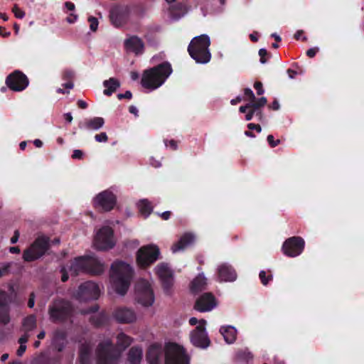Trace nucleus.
Instances as JSON below:
<instances>
[{"mask_svg": "<svg viewBox=\"0 0 364 364\" xmlns=\"http://www.w3.org/2000/svg\"><path fill=\"white\" fill-rule=\"evenodd\" d=\"M11 32L10 31H6V28L3 26H0V36L4 38H7L10 36Z\"/></svg>", "mask_w": 364, "mask_h": 364, "instance_id": "052dcab7", "label": "nucleus"}, {"mask_svg": "<svg viewBox=\"0 0 364 364\" xmlns=\"http://www.w3.org/2000/svg\"><path fill=\"white\" fill-rule=\"evenodd\" d=\"M165 364H189L190 357L185 348L176 343H167L164 347Z\"/></svg>", "mask_w": 364, "mask_h": 364, "instance_id": "6e6552de", "label": "nucleus"}, {"mask_svg": "<svg viewBox=\"0 0 364 364\" xmlns=\"http://www.w3.org/2000/svg\"><path fill=\"white\" fill-rule=\"evenodd\" d=\"M88 21L90 23V30L94 32L96 31L97 30L99 24L97 18L94 16H90L88 18Z\"/></svg>", "mask_w": 364, "mask_h": 364, "instance_id": "a19ab883", "label": "nucleus"}, {"mask_svg": "<svg viewBox=\"0 0 364 364\" xmlns=\"http://www.w3.org/2000/svg\"><path fill=\"white\" fill-rule=\"evenodd\" d=\"M255 113V111L253 109H250L245 115V119L250 121L253 118Z\"/></svg>", "mask_w": 364, "mask_h": 364, "instance_id": "680f3d73", "label": "nucleus"}, {"mask_svg": "<svg viewBox=\"0 0 364 364\" xmlns=\"http://www.w3.org/2000/svg\"><path fill=\"white\" fill-rule=\"evenodd\" d=\"M191 343L198 348H206L210 344V341L208 337L207 333H191Z\"/></svg>", "mask_w": 364, "mask_h": 364, "instance_id": "cd10ccee", "label": "nucleus"}, {"mask_svg": "<svg viewBox=\"0 0 364 364\" xmlns=\"http://www.w3.org/2000/svg\"><path fill=\"white\" fill-rule=\"evenodd\" d=\"M11 267V264L9 263L5 264L0 267V277L6 275L9 272Z\"/></svg>", "mask_w": 364, "mask_h": 364, "instance_id": "3c124183", "label": "nucleus"}, {"mask_svg": "<svg viewBox=\"0 0 364 364\" xmlns=\"http://www.w3.org/2000/svg\"><path fill=\"white\" fill-rule=\"evenodd\" d=\"M251 109V106H250V104L249 102V103L246 104L244 106H240V108H239V111L241 113H245L247 109Z\"/></svg>", "mask_w": 364, "mask_h": 364, "instance_id": "69168bd1", "label": "nucleus"}, {"mask_svg": "<svg viewBox=\"0 0 364 364\" xmlns=\"http://www.w3.org/2000/svg\"><path fill=\"white\" fill-rule=\"evenodd\" d=\"M244 94L248 98L250 102L255 101V94L253 93L252 90L250 88H245Z\"/></svg>", "mask_w": 364, "mask_h": 364, "instance_id": "09e8293b", "label": "nucleus"}, {"mask_svg": "<svg viewBox=\"0 0 364 364\" xmlns=\"http://www.w3.org/2000/svg\"><path fill=\"white\" fill-rule=\"evenodd\" d=\"M60 272L61 273V281L63 282H67L69 278L68 271L67 269L65 267H62Z\"/></svg>", "mask_w": 364, "mask_h": 364, "instance_id": "8fccbe9b", "label": "nucleus"}, {"mask_svg": "<svg viewBox=\"0 0 364 364\" xmlns=\"http://www.w3.org/2000/svg\"><path fill=\"white\" fill-rule=\"evenodd\" d=\"M77 105L80 109H86L87 107V103L82 100H79L77 102Z\"/></svg>", "mask_w": 364, "mask_h": 364, "instance_id": "338daca9", "label": "nucleus"}, {"mask_svg": "<svg viewBox=\"0 0 364 364\" xmlns=\"http://www.w3.org/2000/svg\"><path fill=\"white\" fill-rule=\"evenodd\" d=\"M205 323H206V321L204 319H201L199 321V324L196 327V328L191 333H207L205 331Z\"/></svg>", "mask_w": 364, "mask_h": 364, "instance_id": "ea45409f", "label": "nucleus"}, {"mask_svg": "<svg viewBox=\"0 0 364 364\" xmlns=\"http://www.w3.org/2000/svg\"><path fill=\"white\" fill-rule=\"evenodd\" d=\"M95 139L97 142H107L108 141V136L105 132H101L95 134Z\"/></svg>", "mask_w": 364, "mask_h": 364, "instance_id": "c03bdc74", "label": "nucleus"}, {"mask_svg": "<svg viewBox=\"0 0 364 364\" xmlns=\"http://www.w3.org/2000/svg\"><path fill=\"white\" fill-rule=\"evenodd\" d=\"M160 250L154 244L141 247L136 252V260L139 267L146 269L160 258Z\"/></svg>", "mask_w": 364, "mask_h": 364, "instance_id": "1a4fd4ad", "label": "nucleus"}, {"mask_svg": "<svg viewBox=\"0 0 364 364\" xmlns=\"http://www.w3.org/2000/svg\"><path fill=\"white\" fill-rule=\"evenodd\" d=\"M100 294L99 286L93 282L87 281L80 285L75 294V297L80 301H87L97 299Z\"/></svg>", "mask_w": 364, "mask_h": 364, "instance_id": "ddd939ff", "label": "nucleus"}, {"mask_svg": "<svg viewBox=\"0 0 364 364\" xmlns=\"http://www.w3.org/2000/svg\"><path fill=\"white\" fill-rule=\"evenodd\" d=\"M105 124V119L100 117H95L91 119H85L78 124L80 129L88 130H98Z\"/></svg>", "mask_w": 364, "mask_h": 364, "instance_id": "393cba45", "label": "nucleus"}, {"mask_svg": "<svg viewBox=\"0 0 364 364\" xmlns=\"http://www.w3.org/2000/svg\"><path fill=\"white\" fill-rule=\"evenodd\" d=\"M136 301L143 306L149 307L154 302V294L151 284L145 279L139 280L135 285Z\"/></svg>", "mask_w": 364, "mask_h": 364, "instance_id": "9d476101", "label": "nucleus"}, {"mask_svg": "<svg viewBox=\"0 0 364 364\" xmlns=\"http://www.w3.org/2000/svg\"><path fill=\"white\" fill-rule=\"evenodd\" d=\"M132 97V93L129 90L126 91L123 94L119 93V94L117 95V98L119 100H123V99L131 100Z\"/></svg>", "mask_w": 364, "mask_h": 364, "instance_id": "603ef678", "label": "nucleus"}, {"mask_svg": "<svg viewBox=\"0 0 364 364\" xmlns=\"http://www.w3.org/2000/svg\"><path fill=\"white\" fill-rule=\"evenodd\" d=\"M5 83L11 90L21 92L28 86L29 80L23 72L16 70L6 77Z\"/></svg>", "mask_w": 364, "mask_h": 364, "instance_id": "4468645a", "label": "nucleus"}, {"mask_svg": "<svg viewBox=\"0 0 364 364\" xmlns=\"http://www.w3.org/2000/svg\"><path fill=\"white\" fill-rule=\"evenodd\" d=\"M195 241V236L191 232H185L183 234L179 240L173 244L171 250L173 252H176L183 250L186 247L191 245Z\"/></svg>", "mask_w": 364, "mask_h": 364, "instance_id": "b1692460", "label": "nucleus"}, {"mask_svg": "<svg viewBox=\"0 0 364 364\" xmlns=\"http://www.w3.org/2000/svg\"><path fill=\"white\" fill-rule=\"evenodd\" d=\"M142 349L139 346L132 347L127 355V360L130 364H140L142 359Z\"/></svg>", "mask_w": 364, "mask_h": 364, "instance_id": "c756f323", "label": "nucleus"}, {"mask_svg": "<svg viewBox=\"0 0 364 364\" xmlns=\"http://www.w3.org/2000/svg\"><path fill=\"white\" fill-rule=\"evenodd\" d=\"M124 44L126 49L134 53L136 55L141 54L144 50L143 41L136 36H132L125 39Z\"/></svg>", "mask_w": 364, "mask_h": 364, "instance_id": "5701e85b", "label": "nucleus"}, {"mask_svg": "<svg viewBox=\"0 0 364 364\" xmlns=\"http://www.w3.org/2000/svg\"><path fill=\"white\" fill-rule=\"evenodd\" d=\"M163 355H164V349L162 348L161 345L154 343L148 348L146 358L149 364H160Z\"/></svg>", "mask_w": 364, "mask_h": 364, "instance_id": "412c9836", "label": "nucleus"}, {"mask_svg": "<svg viewBox=\"0 0 364 364\" xmlns=\"http://www.w3.org/2000/svg\"><path fill=\"white\" fill-rule=\"evenodd\" d=\"M94 245L100 250L112 249L115 245L113 230L108 226L100 228L95 237Z\"/></svg>", "mask_w": 364, "mask_h": 364, "instance_id": "9b49d317", "label": "nucleus"}, {"mask_svg": "<svg viewBox=\"0 0 364 364\" xmlns=\"http://www.w3.org/2000/svg\"><path fill=\"white\" fill-rule=\"evenodd\" d=\"M73 306L68 300L57 299L48 306L50 320L53 323H63L70 319L73 314Z\"/></svg>", "mask_w": 364, "mask_h": 364, "instance_id": "39448f33", "label": "nucleus"}, {"mask_svg": "<svg viewBox=\"0 0 364 364\" xmlns=\"http://www.w3.org/2000/svg\"><path fill=\"white\" fill-rule=\"evenodd\" d=\"M50 239L46 236L38 237L23 252V259L25 262H31L43 256L50 249Z\"/></svg>", "mask_w": 364, "mask_h": 364, "instance_id": "0eeeda50", "label": "nucleus"}, {"mask_svg": "<svg viewBox=\"0 0 364 364\" xmlns=\"http://www.w3.org/2000/svg\"><path fill=\"white\" fill-rule=\"evenodd\" d=\"M128 16L129 9L123 6H114L109 11V20L116 28H119L126 24Z\"/></svg>", "mask_w": 364, "mask_h": 364, "instance_id": "f3484780", "label": "nucleus"}, {"mask_svg": "<svg viewBox=\"0 0 364 364\" xmlns=\"http://www.w3.org/2000/svg\"><path fill=\"white\" fill-rule=\"evenodd\" d=\"M89 321L94 327L102 328L109 324V315L107 311H102L97 314L91 316Z\"/></svg>", "mask_w": 364, "mask_h": 364, "instance_id": "a878e982", "label": "nucleus"}, {"mask_svg": "<svg viewBox=\"0 0 364 364\" xmlns=\"http://www.w3.org/2000/svg\"><path fill=\"white\" fill-rule=\"evenodd\" d=\"M267 100L265 97H262L255 101L250 102L251 109H253L255 112L259 110L262 107L267 105Z\"/></svg>", "mask_w": 364, "mask_h": 364, "instance_id": "4c0bfd02", "label": "nucleus"}, {"mask_svg": "<svg viewBox=\"0 0 364 364\" xmlns=\"http://www.w3.org/2000/svg\"><path fill=\"white\" fill-rule=\"evenodd\" d=\"M96 354L98 364H117L122 355L110 339L98 344Z\"/></svg>", "mask_w": 364, "mask_h": 364, "instance_id": "423d86ee", "label": "nucleus"}, {"mask_svg": "<svg viewBox=\"0 0 364 364\" xmlns=\"http://www.w3.org/2000/svg\"><path fill=\"white\" fill-rule=\"evenodd\" d=\"M104 272V265L97 258L88 256L78 257L71 262L69 272L73 277L81 272L100 275Z\"/></svg>", "mask_w": 364, "mask_h": 364, "instance_id": "20e7f679", "label": "nucleus"}, {"mask_svg": "<svg viewBox=\"0 0 364 364\" xmlns=\"http://www.w3.org/2000/svg\"><path fill=\"white\" fill-rule=\"evenodd\" d=\"M218 276L220 280L223 282H233L237 279L235 270L227 263L222 264L218 267Z\"/></svg>", "mask_w": 364, "mask_h": 364, "instance_id": "4be33fe9", "label": "nucleus"}, {"mask_svg": "<svg viewBox=\"0 0 364 364\" xmlns=\"http://www.w3.org/2000/svg\"><path fill=\"white\" fill-rule=\"evenodd\" d=\"M77 16L75 15V14H71L68 18H67V21L70 23H73L74 22H75V21L77 20Z\"/></svg>", "mask_w": 364, "mask_h": 364, "instance_id": "774afa93", "label": "nucleus"}, {"mask_svg": "<svg viewBox=\"0 0 364 364\" xmlns=\"http://www.w3.org/2000/svg\"><path fill=\"white\" fill-rule=\"evenodd\" d=\"M26 350V345H20V346L18 347L17 351H16V354L18 356H22L23 354L25 353Z\"/></svg>", "mask_w": 364, "mask_h": 364, "instance_id": "bf43d9fd", "label": "nucleus"}, {"mask_svg": "<svg viewBox=\"0 0 364 364\" xmlns=\"http://www.w3.org/2000/svg\"><path fill=\"white\" fill-rule=\"evenodd\" d=\"M105 89L103 93L106 96H111L120 87V82L114 77H110L109 80L103 82Z\"/></svg>", "mask_w": 364, "mask_h": 364, "instance_id": "7c9ffc66", "label": "nucleus"}, {"mask_svg": "<svg viewBox=\"0 0 364 364\" xmlns=\"http://www.w3.org/2000/svg\"><path fill=\"white\" fill-rule=\"evenodd\" d=\"M112 315L114 319L120 323H130L136 319L135 312L132 309L127 307L117 308Z\"/></svg>", "mask_w": 364, "mask_h": 364, "instance_id": "6ab92c4d", "label": "nucleus"}, {"mask_svg": "<svg viewBox=\"0 0 364 364\" xmlns=\"http://www.w3.org/2000/svg\"><path fill=\"white\" fill-rule=\"evenodd\" d=\"M28 338H29V334L27 332H24V334L22 335L19 339H18V343H20V345H25V343L28 341Z\"/></svg>", "mask_w": 364, "mask_h": 364, "instance_id": "6e6d98bb", "label": "nucleus"}, {"mask_svg": "<svg viewBox=\"0 0 364 364\" xmlns=\"http://www.w3.org/2000/svg\"><path fill=\"white\" fill-rule=\"evenodd\" d=\"M269 108H271L273 110H278L280 108V105L277 100H274V102L272 103L271 105H269Z\"/></svg>", "mask_w": 364, "mask_h": 364, "instance_id": "0e129e2a", "label": "nucleus"}, {"mask_svg": "<svg viewBox=\"0 0 364 364\" xmlns=\"http://www.w3.org/2000/svg\"><path fill=\"white\" fill-rule=\"evenodd\" d=\"M247 128L250 130H255L257 132L259 133L262 131V127L259 124H256L254 123H249L247 124Z\"/></svg>", "mask_w": 364, "mask_h": 364, "instance_id": "5fc2aeb1", "label": "nucleus"}, {"mask_svg": "<svg viewBox=\"0 0 364 364\" xmlns=\"http://www.w3.org/2000/svg\"><path fill=\"white\" fill-rule=\"evenodd\" d=\"M83 156V152L80 149H75L73 151L72 158L73 159H82Z\"/></svg>", "mask_w": 364, "mask_h": 364, "instance_id": "864d4df0", "label": "nucleus"}, {"mask_svg": "<svg viewBox=\"0 0 364 364\" xmlns=\"http://www.w3.org/2000/svg\"><path fill=\"white\" fill-rule=\"evenodd\" d=\"M217 306L215 297L210 292L201 294L196 301L194 309L200 312H207Z\"/></svg>", "mask_w": 364, "mask_h": 364, "instance_id": "a211bd4d", "label": "nucleus"}, {"mask_svg": "<svg viewBox=\"0 0 364 364\" xmlns=\"http://www.w3.org/2000/svg\"><path fill=\"white\" fill-rule=\"evenodd\" d=\"M23 331L28 333L36 326V318L34 315L26 316L23 321Z\"/></svg>", "mask_w": 364, "mask_h": 364, "instance_id": "c9c22d12", "label": "nucleus"}, {"mask_svg": "<svg viewBox=\"0 0 364 364\" xmlns=\"http://www.w3.org/2000/svg\"><path fill=\"white\" fill-rule=\"evenodd\" d=\"M139 209L145 218H147L152 212V207L149 201L146 199L141 200L138 203Z\"/></svg>", "mask_w": 364, "mask_h": 364, "instance_id": "e433bc0d", "label": "nucleus"}, {"mask_svg": "<svg viewBox=\"0 0 364 364\" xmlns=\"http://www.w3.org/2000/svg\"><path fill=\"white\" fill-rule=\"evenodd\" d=\"M304 247V240L299 236H293L289 237L284 242L282 251L287 257H295L303 252Z\"/></svg>", "mask_w": 364, "mask_h": 364, "instance_id": "f8f14e48", "label": "nucleus"}, {"mask_svg": "<svg viewBox=\"0 0 364 364\" xmlns=\"http://www.w3.org/2000/svg\"><path fill=\"white\" fill-rule=\"evenodd\" d=\"M156 273L161 282V286L166 294H171L172 287L173 284V274L168 264L161 262L155 268Z\"/></svg>", "mask_w": 364, "mask_h": 364, "instance_id": "2eb2a0df", "label": "nucleus"}, {"mask_svg": "<svg viewBox=\"0 0 364 364\" xmlns=\"http://www.w3.org/2000/svg\"><path fill=\"white\" fill-rule=\"evenodd\" d=\"M75 77V73L71 70H65L62 73V78L63 80L66 81L65 83L63 84V87L65 89H73L74 87V83L73 82Z\"/></svg>", "mask_w": 364, "mask_h": 364, "instance_id": "72a5a7b5", "label": "nucleus"}, {"mask_svg": "<svg viewBox=\"0 0 364 364\" xmlns=\"http://www.w3.org/2000/svg\"><path fill=\"white\" fill-rule=\"evenodd\" d=\"M254 88L256 90L258 95H262L264 92L263 85L260 81H256L254 83Z\"/></svg>", "mask_w": 364, "mask_h": 364, "instance_id": "49530a36", "label": "nucleus"}, {"mask_svg": "<svg viewBox=\"0 0 364 364\" xmlns=\"http://www.w3.org/2000/svg\"><path fill=\"white\" fill-rule=\"evenodd\" d=\"M259 55L260 57L259 61L261 63L264 64L267 62L266 56L268 55V52L264 48H261L259 50Z\"/></svg>", "mask_w": 364, "mask_h": 364, "instance_id": "de8ad7c7", "label": "nucleus"}, {"mask_svg": "<svg viewBox=\"0 0 364 364\" xmlns=\"http://www.w3.org/2000/svg\"><path fill=\"white\" fill-rule=\"evenodd\" d=\"M318 51V48H311L306 51V55L309 58H314Z\"/></svg>", "mask_w": 364, "mask_h": 364, "instance_id": "4d7b16f0", "label": "nucleus"}, {"mask_svg": "<svg viewBox=\"0 0 364 364\" xmlns=\"http://www.w3.org/2000/svg\"><path fill=\"white\" fill-rule=\"evenodd\" d=\"M12 11L18 18H23L25 16V12L23 11L16 4L14 6Z\"/></svg>", "mask_w": 364, "mask_h": 364, "instance_id": "79ce46f5", "label": "nucleus"}, {"mask_svg": "<svg viewBox=\"0 0 364 364\" xmlns=\"http://www.w3.org/2000/svg\"><path fill=\"white\" fill-rule=\"evenodd\" d=\"M210 46V40L208 35L194 37L188 46V54L197 63H208L211 59Z\"/></svg>", "mask_w": 364, "mask_h": 364, "instance_id": "7ed1b4c3", "label": "nucleus"}, {"mask_svg": "<svg viewBox=\"0 0 364 364\" xmlns=\"http://www.w3.org/2000/svg\"><path fill=\"white\" fill-rule=\"evenodd\" d=\"M171 215L172 213L171 211H165L160 214V216L163 220H167L171 218Z\"/></svg>", "mask_w": 364, "mask_h": 364, "instance_id": "e2e57ef3", "label": "nucleus"}, {"mask_svg": "<svg viewBox=\"0 0 364 364\" xmlns=\"http://www.w3.org/2000/svg\"><path fill=\"white\" fill-rule=\"evenodd\" d=\"M116 203V196L109 190L100 193L93 200L95 208L105 212L114 209Z\"/></svg>", "mask_w": 364, "mask_h": 364, "instance_id": "dca6fc26", "label": "nucleus"}, {"mask_svg": "<svg viewBox=\"0 0 364 364\" xmlns=\"http://www.w3.org/2000/svg\"><path fill=\"white\" fill-rule=\"evenodd\" d=\"M65 339V334L64 332L60 331H56L54 334L53 342L64 341Z\"/></svg>", "mask_w": 364, "mask_h": 364, "instance_id": "37998d69", "label": "nucleus"}, {"mask_svg": "<svg viewBox=\"0 0 364 364\" xmlns=\"http://www.w3.org/2000/svg\"><path fill=\"white\" fill-rule=\"evenodd\" d=\"M10 295L5 291H0V323L7 324L10 321L9 303Z\"/></svg>", "mask_w": 364, "mask_h": 364, "instance_id": "aec40b11", "label": "nucleus"}, {"mask_svg": "<svg viewBox=\"0 0 364 364\" xmlns=\"http://www.w3.org/2000/svg\"><path fill=\"white\" fill-rule=\"evenodd\" d=\"M259 277L261 281V283L267 286L270 281L273 279L272 274H269V275L267 274V272L264 270H262L259 272Z\"/></svg>", "mask_w": 364, "mask_h": 364, "instance_id": "58836bf2", "label": "nucleus"}, {"mask_svg": "<svg viewBox=\"0 0 364 364\" xmlns=\"http://www.w3.org/2000/svg\"><path fill=\"white\" fill-rule=\"evenodd\" d=\"M92 347L90 343L85 342L79 347L78 360L80 364H90Z\"/></svg>", "mask_w": 364, "mask_h": 364, "instance_id": "bb28decb", "label": "nucleus"}, {"mask_svg": "<svg viewBox=\"0 0 364 364\" xmlns=\"http://www.w3.org/2000/svg\"><path fill=\"white\" fill-rule=\"evenodd\" d=\"M134 274L132 267L122 261H115L112 263L110 269V279L115 291L124 295L131 284Z\"/></svg>", "mask_w": 364, "mask_h": 364, "instance_id": "f257e3e1", "label": "nucleus"}, {"mask_svg": "<svg viewBox=\"0 0 364 364\" xmlns=\"http://www.w3.org/2000/svg\"><path fill=\"white\" fill-rule=\"evenodd\" d=\"M166 145L167 146L171 147V149L172 150H176L177 149V142L175 140H173V139H171V140L168 141V143L166 142Z\"/></svg>", "mask_w": 364, "mask_h": 364, "instance_id": "13d9d810", "label": "nucleus"}, {"mask_svg": "<svg viewBox=\"0 0 364 364\" xmlns=\"http://www.w3.org/2000/svg\"><path fill=\"white\" fill-rule=\"evenodd\" d=\"M267 140L269 146L271 147H272V148L276 147L280 143V140L277 139V140L275 141L274 138V136L272 135V134H269V135L267 136Z\"/></svg>", "mask_w": 364, "mask_h": 364, "instance_id": "a18cd8bd", "label": "nucleus"}, {"mask_svg": "<svg viewBox=\"0 0 364 364\" xmlns=\"http://www.w3.org/2000/svg\"><path fill=\"white\" fill-rule=\"evenodd\" d=\"M205 285V279L202 277H197L191 284V290L193 293L196 294L204 290Z\"/></svg>", "mask_w": 364, "mask_h": 364, "instance_id": "473e14b6", "label": "nucleus"}, {"mask_svg": "<svg viewBox=\"0 0 364 364\" xmlns=\"http://www.w3.org/2000/svg\"><path fill=\"white\" fill-rule=\"evenodd\" d=\"M169 14L174 20H178L184 14V6L182 4H176L169 7Z\"/></svg>", "mask_w": 364, "mask_h": 364, "instance_id": "f704fd0d", "label": "nucleus"}, {"mask_svg": "<svg viewBox=\"0 0 364 364\" xmlns=\"http://www.w3.org/2000/svg\"><path fill=\"white\" fill-rule=\"evenodd\" d=\"M220 333L223 335L224 340L228 344H232L236 341L237 330L232 326H221Z\"/></svg>", "mask_w": 364, "mask_h": 364, "instance_id": "c85d7f7f", "label": "nucleus"}, {"mask_svg": "<svg viewBox=\"0 0 364 364\" xmlns=\"http://www.w3.org/2000/svg\"><path fill=\"white\" fill-rule=\"evenodd\" d=\"M172 73L168 62H164L144 71L141 80V85L146 89L155 90L161 86Z\"/></svg>", "mask_w": 364, "mask_h": 364, "instance_id": "f03ea898", "label": "nucleus"}, {"mask_svg": "<svg viewBox=\"0 0 364 364\" xmlns=\"http://www.w3.org/2000/svg\"><path fill=\"white\" fill-rule=\"evenodd\" d=\"M133 339L132 337L126 335L124 333H119L117 336V344L116 347L118 350H120V353L125 350L132 343Z\"/></svg>", "mask_w": 364, "mask_h": 364, "instance_id": "2f4dec72", "label": "nucleus"}]
</instances>
